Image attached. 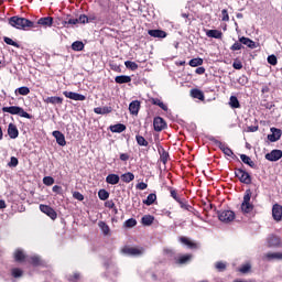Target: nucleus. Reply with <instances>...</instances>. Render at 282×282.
<instances>
[{"instance_id":"1","label":"nucleus","mask_w":282,"mask_h":282,"mask_svg":"<svg viewBox=\"0 0 282 282\" xmlns=\"http://www.w3.org/2000/svg\"><path fill=\"white\" fill-rule=\"evenodd\" d=\"M9 25L15 28L17 30H28V28H36L32 20L20 18L19 15L11 17L9 19Z\"/></svg>"},{"instance_id":"2","label":"nucleus","mask_w":282,"mask_h":282,"mask_svg":"<svg viewBox=\"0 0 282 282\" xmlns=\"http://www.w3.org/2000/svg\"><path fill=\"white\" fill-rule=\"evenodd\" d=\"M2 111L3 113H11V116H20V118L32 120V115L25 112V110L19 106L3 107Z\"/></svg>"},{"instance_id":"3","label":"nucleus","mask_w":282,"mask_h":282,"mask_svg":"<svg viewBox=\"0 0 282 282\" xmlns=\"http://www.w3.org/2000/svg\"><path fill=\"white\" fill-rule=\"evenodd\" d=\"M250 199H252V191L246 189L243 200L241 203V210L245 215H248L254 210V205L250 203Z\"/></svg>"},{"instance_id":"4","label":"nucleus","mask_w":282,"mask_h":282,"mask_svg":"<svg viewBox=\"0 0 282 282\" xmlns=\"http://www.w3.org/2000/svg\"><path fill=\"white\" fill-rule=\"evenodd\" d=\"M235 175L238 177L241 184H252V176L243 167H236Z\"/></svg>"},{"instance_id":"5","label":"nucleus","mask_w":282,"mask_h":282,"mask_svg":"<svg viewBox=\"0 0 282 282\" xmlns=\"http://www.w3.org/2000/svg\"><path fill=\"white\" fill-rule=\"evenodd\" d=\"M207 140H209V142H214L216 144V147L219 148L220 151H223V153L225 155H228V158H232V155H235V152H232V150L230 148L226 147L225 143L217 140L215 137L209 135V137H207Z\"/></svg>"},{"instance_id":"6","label":"nucleus","mask_w":282,"mask_h":282,"mask_svg":"<svg viewBox=\"0 0 282 282\" xmlns=\"http://www.w3.org/2000/svg\"><path fill=\"white\" fill-rule=\"evenodd\" d=\"M218 219L224 224H230V221L235 220V212L232 210H223L218 212Z\"/></svg>"},{"instance_id":"7","label":"nucleus","mask_w":282,"mask_h":282,"mask_svg":"<svg viewBox=\"0 0 282 282\" xmlns=\"http://www.w3.org/2000/svg\"><path fill=\"white\" fill-rule=\"evenodd\" d=\"M268 248H282V239L281 237L271 234L267 238Z\"/></svg>"},{"instance_id":"8","label":"nucleus","mask_w":282,"mask_h":282,"mask_svg":"<svg viewBox=\"0 0 282 282\" xmlns=\"http://www.w3.org/2000/svg\"><path fill=\"white\" fill-rule=\"evenodd\" d=\"M41 213H44V215H47V217H51L53 220L58 217V214H56V210L52 208L50 205H40Z\"/></svg>"},{"instance_id":"9","label":"nucleus","mask_w":282,"mask_h":282,"mask_svg":"<svg viewBox=\"0 0 282 282\" xmlns=\"http://www.w3.org/2000/svg\"><path fill=\"white\" fill-rule=\"evenodd\" d=\"M282 158V151L281 150H272L270 153L265 154V160L269 162H279Z\"/></svg>"},{"instance_id":"10","label":"nucleus","mask_w":282,"mask_h":282,"mask_svg":"<svg viewBox=\"0 0 282 282\" xmlns=\"http://www.w3.org/2000/svg\"><path fill=\"white\" fill-rule=\"evenodd\" d=\"M63 95L65 96V98H69L70 100H77V101H83V100H87V97H85V95H80L78 93H74V91H64Z\"/></svg>"},{"instance_id":"11","label":"nucleus","mask_w":282,"mask_h":282,"mask_svg":"<svg viewBox=\"0 0 282 282\" xmlns=\"http://www.w3.org/2000/svg\"><path fill=\"white\" fill-rule=\"evenodd\" d=\"M282 131L278 128H271V134H268V140L270 142H279L281 140Z\"/></svg>"},{"instance_id":"12","label":"nucleus","mask_w":282,"mask_h":282,"mask_svg":"<svg viewBox=\"0 0 282 282\" xmlns=\"http://www.w3.org/2000/svg\"><path fill=\"white\" fill-rule=\"evenodd\" d=\"M154 131L166 129V121L162 117H155L153 121Z\"/></svg>"},{"instance_id":"13","label":"nucleus","mask_w":282,"mask_h":282,"mask_svg":"<svg viewBox=\"0 0 282 282\" xmlns=\"http://www.w3.org/2000/svg\"><path fill=\"white\" fill-rule=\"evenodd\" d=\"M239 43H241L242 45H246L250 50H257V47H259V45H257V42H254L250 37H246V36L239 37Z\"/></svg>"},{"instance_id":"14","label":"nucleus","mask_w":282,"mask_h":282,"mask_svg":"<svg viewBox=\"0 0 282 282\" xmlns=\"http://www.w3.org/2000/svg\"><path fill=\"white\" fill-rule=\"evenodd\" d=\"M272 217L274 221H281L282 220V206L279 204H274L272 207Z\"/></svg>"},{"instance_id":"15","label":"nucleus","mask_w":282,"mask_h":282,"mask_svg":"<svg viewBox=\"0 0 282 282\" xmlns=\"http://www.w3.org/2000/svg\"><path fill=\"white\" fill-rule=\"evenodd\" d=\"M148 34L153 39H166V36H169V34L165 31H162L160 29L149 30Z\"/></svg>"},{"instance_id":"16","label":"nucleus","mask_w":282,"mask_h":282,"mask_svg":"<svg viewBox=\"0 0 282 282\" xmlns=\"http://www.w3.org/2000/svg\"><path fill=\"white\" fill-rule=\"evenodd\" d=\"M122 252L129 257H140V254H142V250L134 247H126L122 249Z\"/></svg>"},{"instance_id":"17","label":"nucleus","mask_w":282,"mask_h":282,"mask_svg":"<svg viewBox=\"0 0 282 282\" xmlns=\"http://www.w3.org/2000/svg\"><path fill=\"white\" fill-rule=\"evenodd\" d=\"M180 241L181 243H184L185 246H187V248H189L191 250H199V243L193 242V240H189L186 237H181Z\"/></svg>"},{"instance_id":"18","label":"nucleus","mask_w":282,"mask_h":282,"mask_svg":"<svg viewBox=\"0 0 282 282\" xmlns=\"http://www.w3.org/2000/svg\"><path fill=\"white\" fill-rule=\"evenodd\" d=\"M53 138H55L59 147H65V144H67V141H65V134L58 130L53 131Z\"/></svg>"},{"instance_id":"19","label":"nucleus","mask_w":282,"mask_h":282,"mask_svg":"<svg viewBox=\"0 0 282 282\" xmlns=\"http://www.w3.org/2000/svg\"><path fill=\"white\" fill-rule=\"evenodd\" d=\"M8 135L11 138V140H17V138H19V129L14 123H9Z\"/></svg>"},{"instance_id":"20","label":"nucleus","mask_w":282,"mask_h":282,"mask_svg":"<svg viewBox=\"0 0 282 282\" xmlns=\"http://www.w3.org/2000/svg\"><path fill=\"white\" fill-rule=\"evenodd\" d=\"M54 23V18L45 17L37 20V25H42V28H52Z\"/></svg>"},{"instance_id":"21","label":"nucleus","mask_w":282,"mask_h":282,"mask_svg":"<svg viewBox=\"0 0 282 282\" xmlns=\"http://www.w3.org/2000/svg\"><path fill=\"white\" fill-rule=\"evenodd\" d=\"M205 32H206V36H208V39L221 40L224 36V33L219 30H205Z\"/></svg>"},{"instance_id":"22","label":"nucleus","mask_w":282,"mask_h":282,"mask_svg":"<svg viewBox=\"0 0 282 282\" xmlns=\"http://www.w3.org/2000/svg\"><path fill=\"white\" fill-rule=\"evenodd\" d=\"M13 257H14V261H17V263H23V261H25V259H28V256H25V253L21 249H17L13 253Z\"/></svg>"},{"instance_id":"23","label":"nucleus","mask_w":282,"mask_h":282,"mask_svg":"<svg viewBox=\"0 0 282 282\" xmlns=\"http://www.w3.org/2000/svg\"><path fill=\"white\" fill-rule=\"evenodd\" d=\"M129 111L132 116H138L139 111H140V101L134 100L132 102H130L129 105Z\"/></svg>"},{"instance_id":"24","label":"nucleus","mask_w":282,"mask_h":282,"mask_svg":"<svg viewBox=\"0 0 282 282\" xmlns=\"http://www.w3.org/2000/svg\"><path fill=\"white\" fill-rule=\"evenodd\" d=\"M115 83H117V85H124L127 83H131V76H129V75H119L115 78Z\"/></svg>"},{"instance_id":"25","label":"nucleus","mask_w":282,"mask_h":282,"mask_svg":"<svg viewBox=\"0 0 282 282\" xmlns=\"http://www.w3.org/2000/svg\"><path fill=\"white\" fill-rule=\"evenodd\" d=\"M265 258L268 261H282V252H269Z\"/></svg>"},{"instance_id":"26","label":"nucleus","mask_w":282,"mask_h":282,"mask_svg":"<svg viewBox=\"0 0 282 282\" xmlns=\"http://www.w3.org/2000/svg\"><path fill=\"white\" fill-rule=\"evenodd\" d=\"M106 182L107 184H111L112 186H115L116 184L120 183V176L118 174H109L106 177Z\"/></svg>"},{"instance_id":"27","label":"nucleus","mask_w":282,"mask_h":282,"mask_svg":"<svg viewBox=\"0 0 282 282\" xmlns=\"http://www.w3.org/2000/svg\"><path fill=\"white\" fill-rule=\"evenodd\" d=\"M240 160H241V162H243V164H247L251 169H257V164L254 163V161H252V159H250V156H248L246 154H241Z\"/></svg>"},{"instance_id":"28","label":"nucleus","mask_w":282,"mask_h":282,"mask_svg":"<svg viewBox=\"0 0 282 282\" xmlns=\"http://www.w3.org/2000/svg\"><path fill=\"white\" fill-rule=\"evenodd\" d=\"M110 131L112 133H122V131H127V126H124L123 123H117V124L110 126Z\"/></svg>"},{"instance_id":"29","label":"nucleus","mask_w":282,"mask_h":282,"mask_svg":"<svg viewBox=\"0 0 282 282\" xmlns=\"http://www.w3.org/2000/svg\"><path fill=\"white\" fill-rule=\"evenodd\" d=\"M44 102H46V105H61L63 102V97H47L44 99Z\"/></svg>"},{"instance_id":"30","label":"nucleus","mask_w":282,"mask_h":282,"mask_svg":"<svg viewBox=\"0 0 282 282\" xmlns=\"http://www.w3.org/2000/svg\"><path fill=\"white\" fill-rule=\"evenodd\" d=\"M94 111L96 113H98L99 116H105V113H111L113 111V108L108 107V106H106V107H97V108L94 109Z\"/></svg>"},{"instance_id":"31","label":"nucleus","mask_w":282,"mask_h":282,"mask_svg":"<svg viewBox=\"0 0 282 282\" xmlns=\"http://www.w3.org/2000/svg\"><path fill=\"white\" fill-rule=\"evenodd\" d=\"M153 221H155V217L154 216H151V215H144L142 218H141V224L143 226H151L153 224Z\"/></svg>"},{"instance_id":"32","label":"nucleus","mask_w":282,"mask_h":282,"mask_svg":"<svg viewBox=\"0 0 282 282\" xmlns=\"http://www.w3.org/2000/svg\"><path fill=\"white\" fill-rule=\"evenodd\" d=\"M191 96L193 98H196L197 100H204V91L197 89V88H194L191 90Z\"/></svg>"},{"instance_id":"33","label":"nucleus","mask_w":282,"mask_h":282,"mask_svg":"<svg viewBox=\"0 0 282 282\" xmlns=\"http://www.w3.org/2000/svg\"><path fill=\"white\" fill-rule=\"evenodd\" d=\"M229 105H230L231 109H240L241 108V104L239 102V99L237 98V96L230 97Z\"/></svg>"},{"instance_id":"34","label":"nucleus","mask_w":282,"mask_h":282,"mask_svg":"<svg viewBox=\"0 0 282 282\" xmlns=\"http://www.w3.org/2000/svg\"><path fill=\"white\" fill-rule=\"evenodd\" d=\"M72 50L74 52H83V50H85V43H83V41H75L72 44Z\"/></svg>"},{"instance_id":"35","label":"nucleus","mask_w":282,"mask_h":282,"mask_svg":"<svg viewBox=\"0 0 282 282\" xmlns=\"http://www.w3.org/2000/svg\"><path fill=\"white\" fill-rule=\"evenodd\" d=\"M155 199H158V195L155 194H149L147 199L143 200V204H145V206H153V204H155Z\"/></svg>"},{"instance_id":"36","label":"nucleus","mask_w":282,"mask_h":282,"mask_svg":"<svg viewBox=\"0 0 282 282\" xmlns=\"http://www.w3.org/2000/svg\"><path fill=\"white\" fill-rule=\"evenodd\" d=\"M121 180L126 184H129L130 182H133V180H135V175H133V173H131V172H127L121 175Z\"/></svg>"},{"instance_id":"37","label":"nucleus","mask_w":282,"mask_h":282,"mask_svg":"<svg viewBox=\"0 0 282 282\" xmlns=\"http://www.w3.org/2000/svg\"><path fill=\"white\" fill-rule=\"evenodd\" d=\"M152 105H156V107H160V109H163V111H169V107L159 98H153Z\"/></svg>"},{"instance_id":"38","label":"nucleus","mask_w":282,"mask_h":282,"mask_svg":"<svg viewBox=\"0 0 282 282\" xmlns=\"http://www.w3.org/2000/svg\"><path fill=\"white\" fill-rule=\"evenodd\" d=\"M28 262L31 263L34 268H39L41 265V257L33 256L30 259H28Z\"/></svg>"},{"instance_id":"39","label":"nucleus","mask_w":282,"mask_h":282,"mask_svg":"<svg viewBox=\"0 0 282 282\" xmlns=\"http://www.w3.org/2000/svg\"><path fill=\"white\" fill-rule=\"evenodd\" d=\"M78 19L77 18H66L63 22L64 28H69V25H77Z\"/></svg>"},{"instance_id":"40","label":"nucleus","mask_w":282,"mask_h":282,"mask_svg":"<svg viewBox=\"0 0 282 282\" xmlns=\"http://www.w3.org/2000/svg\"><path fill=\"white\" fill-rule=\"evenodd\" d=\"M199 65H204V59L202 57H196L189 61L191 67H199Z\"/></svg>"},{"instance_id":"41","label":"nucleus","mask_w":282,"mask_h":282,"mask_svg":"<svg viewBox=\"0 0 282 282\" xmlns=\"http://www.w3.org/2000/svg\"><path fill=\"white\" fill-rule=\"evenodd\" d=\"M123 226L124 228H135V226H138V220H135V218H129L124 221Z\"/></svg>"},{"instance_id":"42","label":"nucleus","mask_w":282,"mask_h":282,"mask_svg":"<svg viewBox=\"0 0 282 282\" xmlns=\"http://www.w3.org/2000/svg\"><path fill=\"white\" fill-rule=\"evenodd\" d=\"M135 140H137V144H139V147H149V141H147V139H144V137L137 134Z\"/></svg>"},{"instance_id":"43","label":"nucleus","mask_w":282,"mask_h":282,"mask_svg":"<svg viewBox=\"0 0 282 282\" xmlns=\"http://www.w3.org/2000/svg\"><path fill=\"white\" fill-rule=\"evenodd\" d=\"M11 276H13V279H21V276H23V270L19 268H13L11 270Z\"/></svg>"},{"instance_id":"44","label":"nucleus","mask_w":282,"mask_h":282,"mask_svg":"<svg viewBox=\"0 0 282 282\" xmlns=\"http://www.w3.org/2000/svg\"><path fill=\"white\" fill-rule=\"evenodd\" d=\"M98 197L101 202H107V199H109V192H107V189H99Z\"/></svg>"},{"instance_id":"45","label":"nucleus","mask_w":282,"mask_h":282,"mask_svg":"<svg viewBox=\"0 0 282 282\" xmlns=\"http://www.w3.org/2000/svg\"><path fill=\"white\" fill-rule=\"evenodd\" d=\"M15 94H19L20 96H28V94H30V88L28 86H22L15 89Z\"/></svg>"},{"instance_id":"46","label":"nucleus","mask_w":282,"mask_h":282,"mask_svg":"<svg viewBox=\"0 0 282 282\" xmlns=\"http://www.w3.org/2000/svg\"><path fill=\"white\" fill-rule=\"evenodd\" d=\"M191 259H193V254L181 256L178 258V263H181V265H184V263H188V261H191Z\"/></svg>"},{"instance_id":"47","label":"nucleus","mask_w":282,"mask_h":282,"mask_svg":"<svg viewBox=\"0 0 282 282\" xmlns=\"http://www.w3.org/2000/svg\"><path fill=\"white\" fill-rule=\"evenodd\" d=\"M124 65L127 69H131V72H135V69H138V64L135 62L126 61Z\"/></svg>"},{"instance_id":"48","label":"nucleus","mask_w":282,"mask_h":282,"mask_svg":"<svg viewBox=\"0 0 282 282\" xmlns=\"http://www.w3.org/2000/svg\"><path fill=\"white\" fill-rule=\"evenodd\" d=\"M99 228L102 230L104 235H109V226L105 221H99L98 224Z\"/></svg>"},{"instance_id":"49","label":"nucleus","mask_w":282,"mask_h":282,"mask_svg":"<svg viewBox=\"0 0 282 282\" xmlns=\"http://www.w3.org/2000/svg\"><path fill=\"white\" fill-rule=\"evenodd\" d=\"M178 204L181 208H183L184 210H188V213H193V206L188 205L186 202L181 199Z\"/></svg>"},{"instance_id":"50","label":"nucleus","mask_w":282,"mask_h":282,"mask_svg":"<svg viewBox=\"0 0 282 282\" xmlns=\"http://www.w3.org/2000/svg\"><path fill=\"white\" fill-rule=\"evenodd\" d=\"M4 43H7V45H12L13 47H21V45H19V43L14 42L12 39L4 36L3 37Z\"/></svg>"},{"instance_id":"51","label":"nucleus","mask_w":282,"mask_h":282,"mask_svg":"<svg viewBox=\"0 0 282 282\" xmlns=\"http://www.w3.org/2000/svg\"><path fill=\"white\" fill-rule=\"evenodd\" d=\"M267 61H268L269 65H273V66L279 63L276 55H269Z\"/></svg>"},{"instance_id":"52","label":"nucleus","mask_w":282,"mask_h":282,"mask_svg":"<svg viewBox=\"0 0 282 282\" xmlns=\"http://www.w3.org/2000/svg\"><path fill=\"white\" fill-rule=\"evenodd\" d=\"M170 194H171V197H173V199H175V202H181L182 198H180V196H177V191L173 189V187H170Z\"/></svg>"},{"instance_id":"53","label":"nucleus","mask_w":282,"mask_h":282,"mask_svg":"<svg viewBox=\"0 0 282 282\" xmlns=\"http://www.w3.org/2000/svg\"><path fill=\"white\" fill-rule=\"evenodd\" d=\"M43 184H45V186H52L54 184V177L45 176L43 178Z\"/></svg>"},{"instance_id":"54","label":"nucleus","mask_w":282,"mask_h":282,"mask_svg":"<svg viewBox=\"0 0 282 282\" xmlns=\"http://www.w3.org/2000/svg\"><path fill=\"white\" fill-rule=\"evenodd\" d=\"M243 47V44L239 43V42H235L231 46H230V50L231 52H237L239 50H242Z\"/></svg>"},{"instance_id":"55","label":"nucleus","mask_w":282,"mask_h":282,"mask_svg":"<svg viewBox=\"0 0 282 282\" xmlns=\"http://www.w3.org/2000/svg\"><path fill=\"white\" fill-rule=\"evenodd\" d=\"M8 166H10V167L19 166V159H17V156H11V160L8 163Z\"/></svg>"},{"instance_id":"56","label":"nucleus","mask_w":282,"mask_h":282,"mask_svg":"<svg viewBox=\"0 0 282 282\" xmlns=\"http://www.w3.org/2000/svg\"><path fill=\"white\" fill-rule=\"evenodd\" d=\"M67 280L69 282H77L80 280V273H74L73 275H68Z\"/></svg>"},{"instance_id":"57","label":"nucleus","mask_w":282,"mask_h":282,"mask_svg":"<svg viewBox=\"0 0 282 282\" xmlns=\"http://www.w3.org/2000/svg\"><path fill=\"white\" fill-rule=\"evenodd\" d=\"M77 23H82V24L89 23V19H87L86 14H80L79 18H77Z\"/></svg>"},{"instance_id":"58","label":"nucleus","mask_w":282,"mask_h":282,"mask_svg":"<svg viewBox=\"0 0 282 282\" xmlns=\"http://www.w3.org/2000/svg\"><path fill=\"white\" fill-rule=\"evenodd\" d=\"M251 268H252V267H251L250 264H243V265L240 268L239 272H241L242 274H248V272H250Z\"/></svg>"},{"instance_id":"59","label":"nucleus","mask_w":282,"mask_h":282,"mask_svg":"<svg viewBox=\"0 0 282 282\" xmlns=\"http://www.w3.org/2000/svg\"><path fill=\"white\" fill-rule=\"evenodd\" d=\"M215 268H216V270H218V272H224L226 270V263H224V262H216Z\"/></svg>"},{"instance_id":"60","label":"nucleus","mask_w":282,"mask_h":282,"mask_svg":"<svg viewBox=\"0 0 282 282\" xmlns=\"http://www.w3.org/2000/svg\"><path fill=\"white\" fill-rule=\"evenodd\" d=\"M221 14H223L221 21H230V17L228 15L227 9H223Z\"/></svg>"},{"instance_id":"61","label":"nucleus","mask_w":282,"mask_h":282,"mask_svg":"<svg viewBox=\"0 0 282 282\" xmlns=\"http://www.w3.org/2000/svg\"><path fill=\"white\" fill-rule=\"evenodd\" d=\"M73 197H74V199H77L78 202H83V199H85V196H83L80 194V192H74Z\"/></svg>"},{"instance_id":"62","label":"nucleus","mask_w":282,"mask_h":282,"mask_svg":"<svg viewBox=\"0 0 282 282\" xmlns=\"http://www.w3.org/2000/svg\"><path fill=\"white\" fill-rule=\"evenodd\" d=\"M149 187V185L144 182H141L139 184H137L135 188H138L139 191H147V188Z\"/></svg>"},{"instance_id":"63","label":"nucleus","mask_w":282,"mask_h":282,"mask_svg":"<svg viewBox=\"0 0 282 282\" xmlns=\"http://www.w3.org/2000/svg\"><path fill=\"white\" fill-rule=\"evenodd\" d=\"M53 193H56L57 195H62L63 194V187L55 185L53 186Z\"/></svg>"},{"instance_id":"64","label":"nucleus","mask_w":282,"mask_h":282,"mask_svg":"<svg viewBox=\"0 0 282 282\" xmlns=\"http://www.w3.org/2000/svg\"><path fill=\"white\" fill-rule=\"evenodd\" d=\"M232 67L234 69H243V64L241 62H234Z\"/></svg>"}]
</instances>
